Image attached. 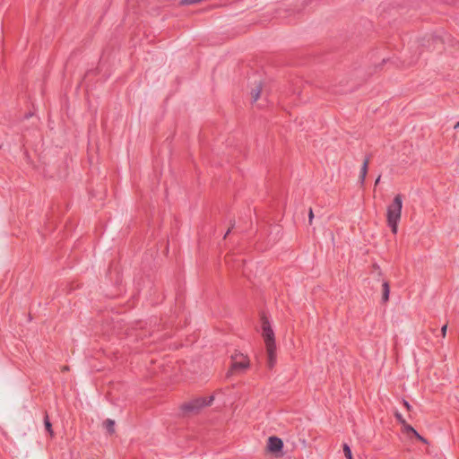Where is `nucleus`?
<instances>
[{
    "instance_id": "6e6552de",
    "label": "nucleus",
    "mask_w": 459,
    "mask_h": 459,
    "mask_svg": "<svg viewBox=\"0 0 459 459\" xmlns=\"http://www.w3.org/2000/svg\"><path fill=\"white\" fill-rule=\"evenodd\" d=\"M383 287V297L382 299L384 302H386L389 299L390 288L387 281H384L382 284Z\"/></svg>"
},
{
    "instance_id": "ddd939ff",
    "label": "nucleus",
    "mask_w": 459,
    "mask_h": 459,
    "mask_svg": "<svg viewBox=\"0 0 459 459\" xmlns=\"http://www.w3.org/2000/svg\"><path fill=\"white\" fill-rule=\"evenodd\" d=\"M395 418L397 419V420L402 424V425H405V420L404 418L403 417V415L396 411L395 414H394Z\"/></svg>"
},
{
    "instance_id": "f8f14e48",
    "label": "nucleus",
    "mask_w": 459,
    "mask_h": 459,
    "mask_svg": "<svg viewBox=\"0 0 459 459\" xmlns=\"http://www.w3.org/2000/svg\"><path fill=\"white\" fill-rule=\"evenodd\" d=\"M343 452L347 459H352L351 450L347 444L343 445Z\"/></svg>"
},
{
    "instance_id": "6ab92c4d",
    "label": "nucleus",
    "mask_w": 459,
    "mask_h": 459,
    "mask_svg": "<svg viewBox=\"0 0 459 459\" xmlns=\"http://www.w3.org/2000/svg\"><path fill=\"white\" fill-rule=\"evenodd\" d=\"M229 232H230V230H228V231L226 232V234H225L224 238H226V236H227V235H229Z\"/></svg>"
},
{
    "instance_id": "9d476101",
    "label": "nucleus",
    "mask_w": 459,
    "mask_h": 459,
    "mask_svg": "<svg viewBox=\"0 0 459 459\" xmlns=\"http://www.w3.org/2000/svg\"><path fill=\"white\" fill-rule=\"evenodd\" d=\"M261 92V86H257L255 89H254L251 92L252 100L253 101H256L260 97Z\"/></svg>"
},
{
    "instance_id": "7ed1b4c3",
    "label": "nucleus",
    "mask_w": 459,
    "mask_h": 459,
    "mask_svg": "<svg viewBox=\"0 0 459 459\" xmlns=\"http://www.w3.org/2000/svg\"><path fill=\"white\" fill-rule=\"evenodd\" d=\"M231 372L243 371L249 367V359L247 356L239 352L231 355Z\"/></svg>"
},
{
    "instance_id": "2eb2a0df",
    "label": "nucleus",
    "mask_w": 459,
    "mask_h": 459,
    "mask_svg": "<svg viewBox=\"0 0 459 459\" xmlns=\"http://www.w3.org/2000/svg\"><path fill=\"white\" fill-rule=\"evenodd\" d=\"M446 329H447V325H443V327L441 328V333H442L443 337L446 336Z\"/></svg>"
},
{
    "instance_id": "f3484780",
    "label": "nucleus",
    "mask_w": 459,
    "mask_h": 459,
    "mask_svg": "<svg viewBox=\"0 0 459 459\" xmlns=\"http://www.w3.org/2000/svg\"><path fill=\"white\" fill-rule=\"evenodd\" d=\"M454 129H459V121L455 125Z\"/></svg>"
},
{
    "instance_id": "9b49d317",
    "label": "nucleus",
    "mask_w": 459,
    "mask_h": 459,
    "mask_svg": "<svg viewBox=\"0 0 459 459\" xmlns=\"http://www.w3.org/2000/svg\"><path fill=\"white\" fill-rule=\"evenodd\" d=\"M44 424H45L46 430L50 434V436H53L52 425L48 420V415L45 416Z\"/></svg>"
},
{
    "instance_id": "f03ea898",
    "label": "nucleus",
    "mask_w": 459,
    "mask_h": 459,
    "mask_svg": "<svg viewBox=\"0 0 459 459\" xmlns=\"http://www.w3.org/2000/svg\"><path fill=\"white\" fill-rule=\"evenodd\" d=\"M403 196L396 195L386 207V223L394 234L398 231V224L402 218Z\"/></svg>"
},
{
    "instance_id": "0eeeda50",
    "label": "nucleus",
    "mask_w": 459,
    "mask_h": 459,
    "mask_svg": "<svg viewBox=\"0 0 459 459\" xmlns=\"http://www.w3.org/2000/svg\"><path fill=\"white\" fill-rule=\"evenodd\" d=\"M403 429L404 431L407 433V434H410L411 433L413 436H415L419 440L426 443V439L424 437H422L411 425L407 424L405 422V425H403Z\"/></svg>"
},
{
    "instance_id": "f257e3e1",
    "label": "nucleus",
    "mask_w": 459,
    "mask_h": 459,
    "mask_svg": "<svg viewBox=\"0 0 459 459\" xmlns=\"http://www.w3.org/2000/svg\"><path fill=\"white\" fill-rule=\"evenodd\" d=\"M262 337L264 342L266 356H267V367L272 369L274 368L277 362L276 356V343L274 332L271 326L269 320L266 317L262 318Z\"/></svg>"
},
{
    "instance_id": "423d86ee",
    "label": "nucleus",
    "mask_w": 459,
    "mask_h": 459,
    "mask_svg": "<svg viewBox=\"0 0 459 459\" xmlns=\"http://www.w3.org/2000/svg\"><path fill=\"white\" fill-rule=\"evenodd\" d=\"M368 162H369V160H368V158H367L364 160V162L361 166V169H360L359 182L361 185H363L365 183V179H366L367 173H368Z\"/></svg>"
},
{
    "instance_id": "a211bd4d",
    "label": "nucleus",
    "mask_w": 459,
    "mask_h": 459,
    "mask_svg": "<svg viewBox=\"0 0 459 459\" xmlns=\"http://www.w3.org/2000/svg\"><path fill=\"white\" fill-rule=\"evenodd\" d=\"M379 181H380V176L376 179L375 184L377 185L379 183Z\"/></svg>"
},
{
    "instance_id": "1a4fd4ad",
    "label": "nucleus",
    "mask_w": 459,
    "mask_h": 459,
    "mask_svg": "<svg viewBox=\"0 0 459 459\" xmlns=\"http://www.w3.org/2000/svg\"><path fill=\"white\" fill-rule=\"evenodd\" d=\"M104 427L108 433L112 434L115 431V421L113 420L108 419L104 421Z\"/></svg>"
},
{
    "instance_id": "dca6fc26",
    "label": "nucleus",
    "mask_w": 459,
    "mask_h": 459,
    "mask_svg": "<svg viewBox=\"0 0 459 459\" xmlns=\"http://www.w3.org/2000/svg\"><path fill=\"white\" fill-rule=\"evenodd\" d=\"M403 405L405 406V408L407 410H411V407L410 403L407 401L403 400Z\"/></svg>"
},
{
    "instance_id": "20e7f679",
    "label": "nucleus",
    "mask_w": 459,
    "mask_h": 459,
    "mask_svg": "<svg viewBox=\"0 0 459 459\" xmlns=\"http://www.w3.org/2000/svg\"><path fill=\"white\" fill-rule=\"evenodd\" d=\"M213 401V396L199 397L183 405V409L187 411L195 412L200 409L208 406Z\"/></svg>"
},
{
    "instance_id": "4468645a",
    "label": "nucleus",
    "mask_w": 459,
    "mask_h": 459,
    "mask_svg": "<svg viewBox=\"0 0 459 459\" xmlns=\"http://www.w3.org/2000/svg\"><path fill=\"white\" fill-rule=\"evenodd\" d=\"M313 218H314V213H313L312 209L310 208L309 209V213H308V219H309V223L310 224L312 223Z\"/></svg>"
},
{
    "instance_id": "39448f33",
    "label": "nucleus",
    "mask_w": 459,
    "mask_h": 459,
    "mask_svg": "<svg viewBox=\"0 0 459 459\" xmlns=\"http://www.w3.org/2000/svg\"><path fill=\"white\" fill-rule=\"evenodd\" d=\"M283 443L281 438L277 437H270L268 438L267 448L270 452L277 453L281 450Z\"/></svg>"
}]
</instances>
